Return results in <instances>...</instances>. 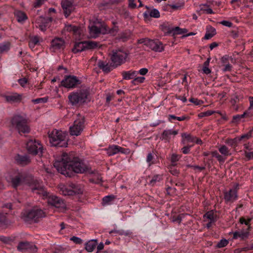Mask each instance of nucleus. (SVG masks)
Listing matches in <instances>:
<instances>
[{
    "label": "nucleus",
    "mask_w": 253,
    "mask_h": 253,
    "mask_svg": "<svg viewBox=\"0 0 253 253\" xmlns=\"http://www.w3.org/2000/svg\"><path fill=\"white\" fill-rule=\"evenodd\" d=\"M189 101L195 104L196 105H201L203 103V101L193 98H191V99H190Z\"/></svg>",
    "instance_id": "nucleus-49"
},
{
    "label": "nucleus",
    "mask_w": 253,
    "mask_h": 253,
    "mask_svg": "<svg viewBox=\"0 0 253 253\" xmlns=\"http://www.w3.org/2000/svg\"><path fill=\"white\" fill-rule=\"evenodd\" d=\"M137 75V72L133 70H129L128 71L123 72L122 73V76L123 79L125 80H134L135 77Z\"/></svg>",
    "instance_id": "nucleus-26"
},
{
    "label": "nucleus",
    "mask_w": 253,
    "mask_h": 253,
    "mask_svg": "<svg viewBox=\"0 0 253 253\" xmlns=\"http://www.w3.org/2000/svg\"><path fill=\"white\" fill-rule=\"evenodd\" d=\"M24 178V175L21 171L13 170L7 172L5 175L6 181L14 188L20 185Z\"/></svg>",
    "instance_id": "nucleus-5"
},
{
    "label": "nucleus",
    "mask_w": 253,
    "mask_h": 253,
    "mask_svg": "<svg viewBox=\"0 0 253 253\" xmlns=\"http://www.w3.org/2000/svg\"><path fill=\"white\" fill-rule=\"evenodd\" d=\"M145 78L143 77H135L134 80L131 81V83L133 84H137L142 83L144 82Z\"/></svg>",
    "instance_id": "nucleus-41"
},
{
    "label": "nucleus",
    "mask_w": 253,
    "mask_h": 253,
    "mask_svg": "<svg viewBox=\"0 0 253 253\" xmlns=\"http://www.w3.org/2000/svg\"><path fill=\"white\" fill-rule=\"evenodd\" d=\"M144 16L146 18L149 17L158 18L160 17V14L159 10L156 8L148 9L144 13Z\"/></svg>",
    "instance_id": "nucleus-23"
},
{
    "label": "nucleus",
    "mask_w": 253,
    "mask_h": 253,
    "mask_svg": "<svg viewBox=\"0 0 253 253\" xmlns=\"http://www.w3.org/2000/svg\"><path fill=\"white\" fill-rule=\"evenodd\" d=\"M144 44L152 50L156 52H162L164 50V46L161 42L149 39L144 41Z\"/></svg>",
    "instance_id": "nucleus-16"
},
{
    "label": "nucleus",
    "mask_w": 253,
    "mask_h": 253,
    "mask_svg": "<svg viewBox=\"0 0 253 253\" xmlns=\"http://www.w3.org/2000/svg\"><path fill=\"white\" fill-rule=\"evenodd\" d=\"M18 83L23 87L25 86L27 83V80L25 78L20 79L18 80Z\"/></svg>",
    "instance_id": "nucleus-57"
},
{
    "label": "nucleus",
    "mask_w": 253,
    "mask_h": 253,
    "mask_svg": "<svg viewBox=\"0 0 253 253\" xmlns=\"http://www.w3.org/2000/svg\"><path fill=\"white\" fill-rule=\"evenodd\" d=\"M160 27L161 30L165 34H171V31H172V26L170 23L168 22H164L161 24Z\"/></svg>",
    "instance_id": "nucleus-27"
},
{
    "label": "nucleus",
    "mask_w": 253,
    "mask_h": 253,
    "mask_svg": "<svg viewBox=\"0 0 253 253\" xmlns=\"http://www.w3.org/2000/svg\"><path fill=\"white\" fill-rule=\"evenodd\" d=\"M178 133L177 130L172 129L165 130L164 131L163 135L164 137H169L170 135H175Z\"/></svg>",
    "instance_id": "nucleus-38"
},
{
    "label": "nucleus",
    "mask_w": 253,
    "mask_h": 253,
    "mask_svg": "<svg viewBox=\"0 0 253 253\" xmlns=\"http://www.w3.org/2000/svg\"><path fill=\"white\" fill-rule=\"evenodd\" d=\"M204 218L205 222H208L206 226L209 228L216 220V215L214 213L213 211H211L207 212L204 215Z\"/></svg>",
    "instance_id": "nucleus-18"
},
{
    "label": "nucleus",
    "mask_w": 253,
    "mask_h": 253,
    "mask_svg": "<svg viewBox=\"0 0 253 253\" xmlns=\"http://www.w3.org/2000/svg\"><path fill=\"white\" fill-rule=\"evenodd\" d=\"M65 42L64 40L60 38H55L51 42L50 50L51 52H56L64 48Z\"/></svg>",
    "instance_id": "nucleus-14"
},
{
    "label": "nucleus",
    "mask_w": 253,
    "mask_h": 253,
    "mask_svg": "<svg viewBox=\"0 0 253 253\" xmlns=\"http://www.w3.org/2000/svg\"><path fill=\"white\" fill-rule=\"evenodd\" d=\"M182 143L184 144L189 142H195L196 137H193L189 133H184L181 134Z\"/></svg>",
    "instance_id": "nucleus-28"
},
{
    "label": "nucleus",
    "mask_w": 253,
    "mask_h": 253,
    "mask_svg": "<svg viewBox=\"0 0 253 253\" xmlns=\"http://www.w3.org/2000/svg\"><path fill=\"white\" fill-rule=\"evenodd\" d=\"M33 192L41 195L44 199H47V203L51 206L63 211L66 208V204L64 201L60 198L49 194L43 188L42 186L36 185L35 186H31Z\"/></svg>",
    "instance_id": "nucleus-2"
},
{
    "label": "nucleus",
    "mask_w": 253,
    "mask_h": 253,
    "mask_svg": "<svg viewBox=\"0 0 253 253\" xmlns=\"http://www.w3.org/2000/svg\"><path fill=\"white\" fill-rule=\"evenodd\" d=\"M16 162L20 165H27L30 162L29 158L26 155H17L15 158Z\"/></svg>",
    "instance_id": "nucleus-25"
},
{
    "label": "nucleus",
    "mask_w": 253,
    "mask_h": 253,
    "mask_svg": "<svg viewBox=\"0 0 253 253\" xmlns=\"http://www.w3.org/2000/svg\"><path fill=\"white\" fill-rule=\"evenodd\" d=\"M113 197L111 196H106L103 198V203L104 205H108L112 200Z\"/></svg>",
    "instance_id": "nucleus-46"
},
{
    "label": "nucleus",
    "mask_w": 253,
    "mask_h": 253,
    "mask_svg": "<svg viewBox=\"0 0 253 253\" xmlns=\"http://www.w3.org/2000/svg\"><path fill=\"white\" fill-rule=\"evenodd\" d=\"M61 5L66 17H68L75 9L73 0H62Z\"/></svg>",
    "instance_id": "nucleus-15"
},
{
    "label": "nucleus",
    "mask_w": 253,
    "mask_h": 253,
    "mask_svg": "<svg viewBox=\"0 0 253 253\" xmlns=\"http://www.w3.org/2000/svg\"><path fill=\"white\" fill-rule=\"evenodd\" d=\"M221 24L223 25L228 27H231L232 26V23L228 21L223 20L221 22Z\"/></svg>",
    "instance_id": "nucleus-60"
},
{
    "label": "nucleus",
    "mask_w": 253,
    "mask_h": 253,
    "mask_svg": "<svg viewBox=\"0 0 253 253\" xmlns=\"http://www.w3.org/2000/svg\"><path fill=\"white\" fill-rule=\"evenodd\" d=\"M162 179V176L160 175H156L153 177L152 179L150 181L151 184L154 185L157 182L160 181Z\"/></svg>",
    "instance_id": "nucleus-45"
},
{
    "label": "nucleus",
    "mask_w": 253,
    "mask_h": 253,
    "mask_svg": "<svg viewBox=\"0 0 253 253\" xmlns=\"http://www.w3.org/2000/svg\"><path fill=\"white\" fill-rule=\"evenodd\" d=\"M66 30L69 31H73L74 33H76L78 31V28L74 26H72L71 25H68L66 26Z\"/></svg>",
    "instance_id": "nucleus-48"
},
{
    "label": "nucleus",
    "mask_w": 253,
    "mask_h": 253,
    "mask_svg": "<svg viewBox=\"0 0 253 253\" xmlns=\"http://www.w3.org/2000/svg\"><path fill=\"white\" fill-rule=\"evenodd\" d=\"M212 156L216 158L219 161H224L222 157L216 151L213 152L212 153Z\"/></svg>",
    "instance_id": "nucleus-52"
},
{
    "label": "nucleus",
    "mask_w": 253,
    "mask_h": 253,
    "mask_svg": "<svg viewBox=\"0 0 253 253\" xmlns=\"http://www.w3.org/2000/svg\"><path fill=\"white\" fill-rule=\"evenodd\" d=\"M238 185H236V187L230 189L228 192H226L224 194V199L227 202H233L237 199V187Z\"/></svg>",
    "instance_id": "nucleus-19"
},
{
    "label": "nucleus",
    "mask_w": 253,
    "mask_h": 253,
    "mask_svg": "<svg viewBox=\"0 0 253 253\" xmlns=\"http://www.w3.org/2000/svg\"><path fill=\"white\" fill-rule=\"evenodd\" d=\"M80 84V80L75 76H67L61 83L62 86L68 88L75 87Z\"/></svg>",
    "instance_id": "nucleus-13"
},
{
    "label": "nucleus",
    "mask_w": 253,
    "mask_h": 253,
    "mask_svg": "<svg viewBox=\"0 0 253 253\" xmlns=\"http://www.w3.org/2000/svg\"><path fill=\"white\" fill-rule=\"evenodd\" d=\"M252 220L251 218H248L247 219H245V218L241 217L240 218V222L241 224H245L250 227V223Z\"/></svg>",
    "instance_id": "nucleus-43"
},
{
    "label": "nucleus",
    "mask_w": 253,
    "mask_h": 253,
    "mask_svg": "<svg viewBox=\"0 0 253 253\" xmlns=\"http://www.w3.org/2000/svg\"><path fill=\"white\" fill-rule=\"evenodd\" d=\"M30 244L28 242H21L19 244L17 249L19 251H27L29 247H30Z\"/></svg>",
    "instance_id": "nucleus-39"
},
{
    "label": "nucleus",
    "mask_w": 253,
    "mask_h": 253,
    "mask_svg": "<svg viewBox=\"0 0 253 253\" xmlns=\"http://www.w3.org/2000/svg\"><path fill=\"white\" fill-rule=\"evenodd\" d=\"M171 34L173 35H181L187 32V30L185 28L182 29L179 27H172Z\"/></svg>",
    "instance_id": "nucleus-34"
},
{
    "label": "nucleus",
    "mask_w": 253,
    "mask_h": 253,
    "mask_svg": "<svg viewBox=\"0 0 253 253\" xmlns=\"http://www.w3.org/2000/svg\"><path fill=\"white\" fill-rule=\"evenodd\" d=\"M54 167L57 170L66 176L71 177L73 172L82 173L88 169L87 166L77 158L72 159L71 155L63 153L56 159Z\"/></svg>",
    "instance_id": "nucleus-1"
},
{
    "label": "nucleus",
    "mask_w": 253,
    "mask_h": 253,
    "mask_svg": "<svg viewBox=\"0 0 253 253\" xmlns=\"http://www.w3.org/2000/svg\"><path fill=\"white\" fill-rule=\"evenodd\" d=\"M249 102H250L249 109H252L253 108V97L250 96L249 97Z\"/></svg>",
    "instance_id": "nucleus-64"
},
{
    "label": "nucleus",
    "mask_w": 253,
    "mask_h": 253,
    "mask_svg": "<svg viewBox=\"0 0 253 253\" xmlns=\"http://www.w3.org/2000/svg\"><path fill=\"white\" fill-rule=\"evenodd\" d=\"M12 126L15 127L19 133H28L30 128L27 124V120L20 115L14 116L11 120Z\"/></svg>",
    "instance_id": "nucleus-7"
},
{
    "label": "nucleus",
    "mask_w": 253,
    "mask_h": 253,
    "mask_svg": "<svg viewBox=\"0 0 253 253\" xmlns=\"http://www.w3.org/2000/svg\"><path fill=\"white\" fill-rule=\"evenodd\" d=\"M212 114H213V112L209 111H207V112H202V113L199 114L198 117L199 118H203L205 116H210V115H212Z\"/></svg>",
    "instance_id": "nucleus-51"
},
{
    "label": "nucleus",
    "mask_w": 253,
    "mask_h": 253,
    "mask_svg": "<svg viewBox=\"0 0 253 253\" xmlns=\"http://www.w3.org/2000/svg\"><path fill=\"white\" fill-rule=\"evenodd\" d=\"M48 137L52 146L63 147L68 145V134L66 131L54 129L49 133Z\"/></svg>",
    "instance_id": "nucleus-3"
},
{
    "label": "nucleus",
    "mask_w": 253,
    "mask_h": 253,
    "mask_svg": "<svg viewBox=\"0 0 253 253\" xmlns=\"http://www.w3.org/2000/svg\"><path fill=\"white\" fill-rule=\"evenodd\" d=\"M44 216L43 211L37 208L31 210L28 213V217L31 219H36Z\"/></svg>",
    "instance_id": "nucleus-21"
},
{
    "label": "nucleus",
    "mask_w": 253,
    "mask_h": 253,
    "mask_svg": "<svg viewBox=\"0 0 253 253\" xmlns=\"http://www.w3.org/2000/svg\"><path fill=\"white\" fill-rule=\"evenodd\" d=\"M28 151L33 155H38L39 156L42 154V146L39 141L30 140L27 143Z\"/></svg>",
    "instance_id": "nucleus-12"
},
{
    "label": "nucleus",
    "mask_w": 253,
    "mask_h": 253,
    "mask_svg": "<svg viewBox=\"0 0 253 253\" xmlns=\"http://www.w3.org/2000/svg\"><path fill=\"white\" fill-rule=\"evenodd\" d=\"M97 47V43L95 42L86 41L80 42L75 43L72 51L74 53H77L85 50L94 49Z\"/></svg>",
    "instance_id": "nucleus-11"
},
{
    "label": "nucleus",
    "mask_w": 253,
    "mask_h": 253,
    "mask_svg": "<svg viewBox=\"0 0 253 253\" xmlns=\"http://www.w3.org/2000/svg\"><path fill=\"white\" fill-rule=\"evenodd\" d=\"M127 57V53L123 50H116L113 51L111 59L112 65L117 67L125 63Z\"/></svg>",
    "instance_id": "nucleus-10"
},
{
    "label": "nucleus",
    "mask_w": 253,
    "mask_h": 253,
    "mask_svg": "<svg viewBox=\"0 0 253 253\" xmlns=\"http://www.w3.org/2000/svg\"><path fill=\"white\" fill-rule=\"evenodd\" d=\"M121 235H126V236H129L130 235H131V232L129 230H122L120 231V233Z\"/></svg>",
    "instance_id": "nucleus-63"
},
{
    "label": "nucleus",
    "mask_w": 253,
    "mask_h": 253,
    "mask_svg": "<svg viewBox=\"0 0 253 253\" xmlns=\"http://www.w3.org/2000/svg\"><path fill=\"white\" fill-rule=\"evenodd\" d=\"M98 66L100 69H102L104 71L108 72L110 71V67L108 64V63L103 62L100 61L98 63Z\"/></svg>",
    "instance_id": "nucleus-37"
},
{
    "label": "nucleus",
    "mask_w": 253,
    "mask_h": 253,
    "mask_svg": "<svg viewBox=\"0 0 253 253\" xmlns=\"http://www.w3.org/2000/svg\"><path fill=\"white\" fill-rule=\"evenodd\" d=\"M48 100V97H44L42 98H39L35 99H33L32 100V102L34 104H40V103H45L47 102Z\"/></svg>",
    "instance_id": "nucleus-40"
},
{
    "label": "nucleus",
    "mask_w": 253,
    "mask_h": 253,
    "mask_svg": "<svg viewBox=\"0 0 253 253\" xmlns=\"http://www.w3.org/2000/svg\"><path fill=\"white\" fill-rule=\"evenodd\" d=\"M87 95L88 92L86 90L80 89L71 93L68 99L72 105H77L85 102Z\"/></svg>",
    "instance_id": "nucleus-8"
},
{
    "label": "nucleus",
    "mask_w": 253,
    "mask_h": 253,
    "mask_svg": "<svg viewBox=\"0 0 253 253\" xmlns=\"http://www.w3.org/2000/svg\"><path fill=\"white\" fill-rule=\"evenodd\" d=\"M245 154L246 157L249 159L251 160L253 158V152L252 151H247L245 152Z\"/></svg>",
    "instance_id": "nucleus-55"
},
{
    "label": "nucleus",
    "mask_w": 253,
    "mask_h": 253,
    "mask_svg": "<svg viewBox=\"0 0 253 253\" xmlns=\"http://www.w3.org/2000/svg\"><path fill=\"white\" fill-rule=\"evenodd\" d=\"M117 32V28L115 27L108 30L104 24L99 22L89 27V36L91 38H96L100 34H105L108 33L115 36Z\"/></svg>",
    "instance_id": "nucleus-4"
},
{
    "label": "nucleus",
    "mask_w": 253,
    "mask_h": 253,
    "mask_svg": "<svg viewBox=\"0 0 253 253\" xmlns=\"http://www.w3.org/2000/svg\"><path fill=\"white\" fill-rule=\"evenodd\" d=\"M126 151L124 148L116 145L110 146L106 149L107 153L109 156H113L120 152L126 153Z\"/></svg>",
    "instance_id": "nucleus-20"
},
{
    "label": "nucleus",
    "mask_w": 253,
    "mask_h": 253,
    "mask_svg": "<svg viewBox=\"0 0 253 253\" xmlns=\"http://www.w3.org/2000/svg\"><path fill=\"white\" fill-rule=\"evenodd\" d=\"M14 15L19 22H23L27 19V16L26 14L24 12L20 10H15Z\"/></svg>",
    "instance_id": "nucleus-30"
},
{
    "label": "nucleus",
    "mask_w": 253,
    "mask_h": 253,
    "mask_svg": "<svg viewBox=\"0 0 253 253\" xmlns=\"http://www.w3.org/2000/svg\"><path fill=\"white\" fill-rule=\"evenodd\" d=\"M251 132H250L247 134H245L241 136L240 137L238 138V140L240 141L244 138L249 139L251 137Z\"/></svg>",
    "instance_id": "nucleus-54"
},
{
    "label": "nucleus",
    "mask_w": 253,
    "mask_h": 253,
    "mask_svg": "<svg viewBox=\"0 0 253 253\" xmlns=\"http://www.w3.org/2000/svg\"><path fill=\"white\" fill-rule=\"evenodd\" d=\"M191 146H185L182 148V151L183 154H187L190 152Z\"/></svg>",
    "instance_id": "nucleus-58"
},
{
    "label": "nucleus",
    "mask_w": 253,
    "mask_h": 253,
    "mask_svg": "<svg viewBox=\"0 0 253 253\" xmlns=\"http://www.w3.org/2000/svg\"><path fill=\"white\" fill-rule=\"evenodd\" d=\"M218 150L219 152L224 156H230L231 155L228 148L225 145H222L219 148Z\"/></svg>",
    "instance_id": "nucleus-36"
},
{
    "label": "nucleus",
    "mask_w": 253,
    "mask_h": 253,
    "mask_svg": "<svg viewBox=\"0 0 253 253\" xmlns=\"http://www.w3.org/2000/svg\"><path fill=\"white\" fill-rule=\"evenodd\" d=\"M42 42V39L38 36H33L30 38L29 45L30 48L33 49L36 45L40 44Z\"/></svg>",
    "instance_id": "nucleus-24"
},
{
    "label": "nucleus",
    "mask_w": 253,
    "mask_h": 253,
    "mask_svg": "<svg viewBox=\"0 0 253 253\" xmlns=\"http://www.w3.org/2000/svg\"><path fill=\"white\" fill-rule=\"evenodd\" d=\"M180 158L179 156L177 154H173L171 157V161L173 165H175L174 163L178 161Z\"/></svg>",
    "instance_id": "nucleus-50"
},
{
    "label": "nucleus",
    "mask_w": 253,
    "mask_h": 253,
    "mask_svg": "<svg viewBox=\"0 0 253 253\" xmlns=\"http://www.w3.org/2000/svg\"><path fill=\"white\" fill-rule=\"evenodd\" d=\"M30 247H29L27 251L31 253H36L37 252V247L33 244H30Z\"/></svg>",
    "instance_id": "nucleus-47"
},
{
    "label": "nucleus",
    "mask_w": 253,
    "mask_h": 253,
    "mask_svg": "<svg viewBox=\"0 0 253 253\" xmlns=\"http://www.w3.org/2000/svg\"><path fill=\"white\" fill-rule=\"evenodd\" d=\"M70 240L76 244H79L82 243V240L77 237L73 236L70 238Z\"/></svg>",
    "instance_id": "nucleus-53"
},
{
    "label": "nucleus",
    "mask_w": 253,
    "mask_h": 253,
    "mask_svg": "<svg viewBox=\"0 0 253 253\" xmlns=\"http://www.w3.org/2000/svg\"><path fill=\"white\" fill-rule=\"evenodd\" d=\"M4 97L7 102L11 103L19 102L22 99L21 95L17 93H11L9 94L4 95Z\"/></svg>",
    "instance_id": "nucleus-22"
},
{
    "label": "nucleus",
    "mask_w": 253,
    "mask_h": 253,
    "mask_svg": "<svg viewBox=\"0 0 253 253\" xmlns=\"http://www.w3.org/2000/svg\"><path fill=\"white\" fill-rule=\"evenodd\" d=\"M215 34V29L211 26H209L207 28V31L205 34L204 39L205 40H209L213 37Z\"/></svg>",
    "instance_id": "nucleus-31"
},
{
    "label": "nucleus",
    "mask_w": 253,
    "mask_h": 253,
    "mask_svg": "<svg viewBox=\"0 0 253 253\" xmlns=\"http://www.w3.org/2000/svg\"><path fill=\"white\" fill-rule=\"evenodd\" d=\"M51 21L50 18H44L40 16L35 21V25L41 31H44L48 26V23Z\"/></svg>",
    "instance_id": "nucleus-17"
},
{
    "label": "nucleus",
    "mask_w": 253,
    "mask_h": 253,
    "mask_svg": "<svg viewBox=\"0 0 253 253\" xmlns=\"http://www.w3.org/2000/svg\"><path fill=\"white\" fill-rule=\"evenodd\" d=\"M97 245L96 240H91L85 244V249L88 252H92Z\"/></svg>",
    "instance_id": "nucleus-29"
},
{
    "label": "nucleus",
    "mask_w": 253,
    "mask_h": 253,
    "mask_svg": "<svg viewBox=\"0 0 253 253\" xmlns=\"http://www.w3.org/2000/svg\"><path fill=\"white\" fill-rule=\"evenodd\" d=\"M228 244V241L226 239H221L217 244V246L218 248H223L225 247Z\"/></svg>",
    "instance_id": "nucleus-44"
},
{
    "label": "nucleus",
    "mask_w": 253,
    "mask_h": 253,
    "mask_svg": "<svg viewBox=\"0 0 253 253\" xmlns=\"http://www.w3.org/2000/svg\"><path fill=\"white\" fill-rule=\"evenodd\" d=\"M238 140V138H235L234 139H229L227 140V143L232 146Z\"/></svg>",
    "instance_id": "nucleus-62"
},
{
    "label": "nucleus",
    "mask_w": 253,
    "mask_h": 253,
    "mask_svg": "<svg viewBox=\"0 0 253 253\" xmlns=\"http://www.w3.org/2000/svg\"><path fill=\"white\" fill-rule=\"evenodd\" d=\"M59 188L61 193L65 196L81 194L84 191V187L82 185L73 183L68 185L60 184Z\"/></svg>",
    "instance_id": "nucleus-6"
},
{
    "label": "nucleus",
    "mask_w": 253,
    "mask_h": 253,
    "mask_svg": "<svg viewBox=\"0 0 253 253\" xmlns=\"http://www.w3.org/2000/svg\"><path fill=\"white\" fill-rule=\"evenodd\" d=\"M232 66L230 64H226L224 68L222 69L223 72L229 71L231 70Z\"/></svg>",
    "instance_id": "nucleus-61"
},
{
    "label": "nucleus",
    "mask_w": 253,
    "mask_h": 253,
    "mask_svg": "<svg viewBox=\"0 0 253 253\" xmlns=\"http://www.w3.org/2000/svg\"><path fill=\"white\" fill-rule=\"evenodd\" d=\"M84 120L83 116L79 115L74 121L73 124L70 127V133L71 135L78 136L83 131L84 125Z\"/></svg>",
    "instance_id": "nucleus-9"
},
{
    "label": "nucleus",
    "mask_w": 253,
    "mask_h": 253,
    "mask_svg": "<svg viewBox=\"0 0 253 253\" xmlns=\"http://www.w3.org/2000/svg\"><path fill=\"white\" fill-rule=\"evenodd\" d=\"M186 119V117L184 116L181 117H176L174 115H169V121H171V120H177L179 121H184Z\"/></svg>",
    "instance_id": "nucleus-42"
},
{
    "label": "nucleus",
    "mask_w": 253,
    "mask_h": 253,
    "mask_svg": "<svg viewBox=\"0 0 253 253\" xmlns=\"http://www.w3.org/2000/svg\"><path fill=\"white\" fill-rule=\"evenodd\" d=\"M199 12L200 14H212V10L207 4H201L200 5Z\"/></svg>",
    "instance_id": "nucleus-32"
},
{
    "label": "nucleus",
    "mask_w": 253,
    "mask_h": 253,
    "mask_svg": "<svg viewBox=\"0 0 253 253\" xmlns=\"http://www.w3.org/2000/svg\"><path fill=\"white\" fill-rule=\"evenodd\" d=\"M148 72V70L146 68H143L140 69L138 72H137V74L139 73L141 75H145Z\"/></svg>",
    "instance_id": "nucleus-56"
},
{
    "label": "nucleus",
    "mask_w": 253,
    "mask_h": 253,
    "mask_svg": "<svg viewBox=\"0 0 253 253\" xmlns=\"http://www.w3.org/2000/svg\"><path fill=\"white\" fill-rule=\"evenodd\" d=\"M153 157L152 154L151 153H149L147 155L146 162L148 163L149 165L151 164V161L153 159Z\"/></svg>",
    "instance_id": "nucleus-59"
},
{
    "label": "nucleus",
    "mask_w": 253,
    "mask_h": 253,
    "mask_svg": "<svg viewBox=\"0 0 253 253\" xmlns=\"http://www.w3.org/2000/svg\"><path fill=\"white\" fill-rule=\"evenodd\" d=\"M10 43L9 42H3L0 43V53L7 52L10 49Z\"/></svg>",
    "instance_id": "nucleus-33"
},
{
    "label": "nucleus",
    "mask_w": 253,
    "mask_h": 253,
    "mask_svg": "<svg viewBox=\"0 0 253 253\" xmlns=\"http://www.w3.org/2000/svg\"><path fill=\"white\" fill-rule=\"evenodd\" d=\"M248 236V232H244L243 231H236L233 233V238L238 239L240 238L243 239Z\"/></svg>",
    "instance_id": "nucleus-35"
}]
</instances>
